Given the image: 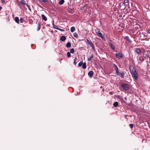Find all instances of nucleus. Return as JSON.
Returning <instances> with one entry per match:
<instances>
[{"mask_svg":"<svg viewBox=\"0 0 150 150\" xmlns=\"http://www.w3.org/2000/svg\"><path fill=\"white\" fill-rule=\"evenodd\" d=\"M129 68L132 77L135 80H137L138 79V74L134 68L133 66L130 65L129 66Z\"/></svg>","mask_w":150,"mask_h":150,"instance_id":"1","label":"nucleus"},{"mask_svg":"<svg viewBox=\"0 0 150 150\" xmlns=\"http://www.w3.org/2000/svg\"><path fill=\"white\" fill-rule=\"evenodd\" d=\"M95 32L99 37L101 38L103 40L105 41V39L104 36L103 35L102 33L100 32L99 30H96Z\"/></svg>","mask_w":150,"mask_h":150,"instance_id":"2","label":"nucleus"},{"mask_svg":"<svg viewBox=\"0 0 150 150\" xmlns=\"http://www.w3.org/2000/svg\"><path fill=\"white\" fill-rule=\"evenodd\" d=\"M120 85L123 89L125 91H128L129 89V85L128 84L121 83Z\"/></svg>","mask_w":150,"mask_h":150,"instance_id":"3","label":"nucleus"},{"mask_svg":"<svg viewBox=\"0 0 150 150\" xmlns=\"http://www.w3.org/2000/svg\"><path fill=\"white\" fill-rule=\"evenodd\" d=\"M116 73L117 76H121L122 78H124L125 75V74L124 72L121 73L118 71L116 72Z\"/></svg>","mask_w":150,"mask_h":150,"instance_id":"4","label":"nucleus"},{"mask_svg":"<svg viewBox=\"0 0 150 150\" xmlns=\"http://www.w3.org/2000/svg\"><path fill=\"white\" fill-rule=\"evenodd\" d=\"M115 56L116 58L118 59H119L120 58H122L123 57L122 54L119 52L116 54Z\"/></svg>","mask_w":150,"mask_h":150,"instance_id":"5","label":"nucleus"},{"mask_svg":"<svg viewBox=\"0 0 150 150\" xmlns=\"http://www.w3.org/2000/svg\"><path fill=\"white\" fill-rule=\"evenodd\" d=\"M126 5L124 3L121 2L120 5L119 7L122 10L124 9L125 8Z\"/></svg>","mask_w":150,"mask_h":150,"instance_id":"6","label":"nucleus"},{"mask_svg":"<svg viewBox=\"0 0 150 150\" xmlns=\"http://www.w3.org/2000/svg\"><path fill=\"white\" fill-rule=\"evenodd\" d=\"M135 51L139 55L142 54V52L139 48H135Z\"/></svg>","mask_w":150,"mask_h":150,"instance_id":"7","label":"nucleus"},{"mask_svg":"<svg viewBox=\"0 0 150 150\" xmlns=\"http://www.w3.org/2000/svg\"><path fill=\"white\" fill-rule=\"evenodd\" d=\"M91 47H92V50L94 51H95V48L94 46V45L93 44V43L91 42L90 43H89L88 44Z\"/></svg>","mask_w":150,"mask_h":150,"instance_id":"8","label":"nucleus"},{"mask_svg":"<svg viewBox=\"0 0 150 150\" xmlns=\"http://www.w3.org/2000/svg\"><path fill=\"white\" fill-rule=\"evenodd\" d=\"M137 59L140 60L141 62H143L144 60V58L142 56H137Z\"/></svg>","mask_w":150,"mask_h":150,"instance_id":"9","label":"nucleus"},{"mask_svg":"<svg viewBox=\"0 0 150 150\" xmlns=\"http://www.w3.org/2000/svg\"><path fill=\"white\" fill-rule=\"evenodd\" d=\"M93 74V72L92 71H90L88 74V76L89 77H92Z\"/></svg>","mask_w":150,"mask_h":150,"instance_id":"10","label":"nucleus"},{"mask_svg":"<svg viewBox=\"0 0 150 150\" xmlns=\"http://www.w3.org/2000/svg\"><path fill=\"white\" fill-rule=\"evenodd\" d=\"M41 16L42 17V20H44V21H46L47 20V18L46 17V16L44 14H42L41 15Z\"/></svg>","mask_w":150,"mask_h":150,"instance_id":"11","label":"nucleus"},{"mask_svg":"<svg viewBox=\"0 0 150 150\" xmlns=\"http://www.w3.org/2000/svg\"><path fill=\"white\" fill-rule=\"evenodd\" d=\"M66 39V38L64 36H62L60 38V40L62 41H64Z\"/></svg>","mask_w":150,"mask_h":150,"instance_id":"12","label":"nucleus"},{"mask_svg":"<svg viewBox=\"0 0 150 150\" xmlns=\"http://www.w3.org/2000/svg\"><path fill=\"white\" fill-rule=\"evenodd\" d=\"M67 11L68 12L71 13L73 11L72 9L70 8L69 7H68L67 8Z\"/></svg>","mask_w":150,"mask_h":150,"instance_id":"13","label":"nucleus"},{"mask_svg":"<svg viewBox=\"0 0 150 150\" xmlns=\"http://www.w3.org/2000/svg\"><path fill=\"white\" fill-rule=\"evenodd\" d=\"M113 65L114 67L115 70V72H116L118 71V69L117 65L115 64H114Z\"/></svg>","mask_w":150,"mask_h":150,"instance_id":"14","label":"nucleus"},{"mask_svg":"<svg viewBox=\"0 0 150 150\" xmlns=\"http://www.w3.org/2000/svg\"><path fill=\"white\" fill-rule=\"evenodd\" d=\"M15 20L16 23H19V18L18 17H16L15 18Z\"/></svg>","mask_w":150,"mask_h":150,"instance_id":"15","label":"nucleus"},{"mask_svg":"<svg viewBox=\"0 0 150 150\" xmlns=\"http://www.w3.org/2000/svg\"><path fill=\"white\" fill-rule=\"evenodd\" d=\"M93 55H91L90 57L88 58V61H90L91 60V59L93 58Z\"/></svg>","mask_w":150,"mask_h":150,"instance_id":"16","label":"nucleus"},{"mask_svg":"<svg viewBox=\"0 0 150 150\" xmlns=\"http://www.w3.org/2000/svg\"><path fill=\"white\" fill-rule=\"evenodd\" d=\"M75 28L73 26L71 27L70 29L71 32L72 33L75 30Z\"/></svg>","mask_w":150,"mask_h":150,"instance_id":"17","label":"nucleus"},{"mask_svg":"<svg viewBox=\"0 0 150 150\" xmlns=\"http://www.w3.org/2000/svg\"><path fill=\"white\" fill-rule=\"evenodd\" d=\"M113 105L115 107H117L118 105V103L117 102H115L114 103Z\"/></svg>","mask_w":150,"mask_h":150,"instance_id":"18","label":"nucleus"},{"mask_svg":"<svg viewBox=\"0 0 150 150\" xmlns=\"http://www.w3.org/2000/svg\"><path fill=\"white\" fill-rule=\"evenodd\" d=\"M123 3L125 4L126 6H128L129 5L128 0H124V2Z\"/></svg>","mask_w":150,"mask_h":150,"instance_id":"19","label":"nucleus"},{"mask_svg":"<svg viewBox=\"0 0 150 150\" xmlns=\"http://www.w3.org/2000/svg\"><path fill=\"white\" fill-rule=\"evenodd\" d=\"M66 46L67 47H70L71 46V43L69 42H67L66 44Z\"/></svg>","mask_w":150,"mask_h":150,"instance_id":"20","label":"nucleus"},{"mask_svg":"<svg viewBox=\"0 0 150 150\" xmlns=\"http://www.w3.org/2000/svg\"><path fill=\"white\" fill-rule=\"evenodd\" d=\"M64 2V0H61L59 2V5H62Z\"/></svg>","mask_w":150,"mask_h":150,"instance_id":"21","label":"nucleus"},{"mask_svg":"<svg viewBox=\"0 0 150 150\" xmlns=\"http://www.w3.org/2000/svg\"><path fill=\"white\" fill-rule=\"evenodd\" d=\"M125 39L127 40L128 41L130 42H132V41L129 38L128 36L125 37Z\"/></svg>","mask_w":150,"mask_h":150,"instance_id":"22","label":"nucleus"},{"mask_svg":"<svg viewBox=\"0 0 150 150\" xmlns=\"http://www.w3.org/2000/svg\"><path fill=\"white\" fill-rule=\"evenodd\" d=\"M82 68L83 69H85L86 68V63H84L82 64Z\"/></svg>","mask_w":150,"mask_h":150,"instance_id":"23","label":"nucleus"},{"mask_svg":"<svg viewBox=\"0 0 150 150\" xmlns=\"http://www.w3.org/2000/svg\"><path fill=\"white\" fill-rule=\"evenodd\" d=\"M110 45L112 49L113 50H115V47L114 45L112 44H110Z\"/></svg>","mask_w":150,"mask_h":150,"instance_id":"24","label":"nucleus"},{"mask_svg":"<svg viewBox=\"0 0 150 150\" xmlns=\"http://www.w3.org/2000/svg\"><path fill=\"white\" fill-rule=\"evenodd\" d=\"M21 3L23 5H25L26 4V2L24 0H22L21 1Z\"/></svg>","mask_w":150,"mask_h":150,"instance_id":"25","label":"nucleus"},{"mask_svg":"<svg viewBox=\"0 0 150 150\" xmlns=\"http://www.w3.org/2000/svg\"><path fill=\"white\" fill-rule=\"evenodd\" d=\"M75 38H77L78 37V34L76 33H75L73 34Z\"/></svg>","mask_w":150,"mask_h":150,"instance_id":"26","label":"nucleus"},{"mask_svg":"<svg viewBox=\"0 0 150 150\" xmlns=\"http://www.w3.org/2000/svg\"><path fill=\"white\" fill-rule=\"evenodd\" d=\"M67 55L68 57H71V55L70 53L69 52H68L67 53Z\"/></svg>","mask_w":150,"mask_h":150,"instance_id":"27","label":"nucleus"},{"mask_svg":"<svg viewBox=\"0 0 150 150\" xmlns=\"http://www.w3.org/2000/svg\"><path fill=\"white\" fill-rule=\"evenodd\" d=\"M83 64L82 61H81L79 63L78 65L79 66L81 67L82 65Z\"/></svg>","mask_w":150,"mask_h":150,"instance_id":"28","label":"nucleus"},{"mask_svg":"<svg viewBox=\"0 0 150 150\" xmlns=\"http://www.w3.org/2000/svg\"><path fill=\"white\" fill-rule=\"evenodd\" d=\"M71 53L73 54L74 53V49L73 48L71 49L70 50V52Z\"/></svg>","mask_w":150,"mask_h":150,"instance_id":"29","label":"nucleus"},{"mask_svg":"<svg viewBox=\"0 0 150 150\" xmlns=\"http://www.w3.org/2000/svg\"><path fill=\"white\" fill-rule=\"evenodd\" d=\"M40 28H41V25L39 23V24H38V27L37 30L39 31V30H40Z\"/></svg>","mask_w":150,"mask_h":150,"instance_id":"30","label":"nucleus"},{"mask_svg":"<svg viewBox=\"0 0 150 150\" xmlns=\"http://www.w3.org/2000/svg\"><path fill=\"white\" fill-rule=\"evenodd\" d=\"M77 60H78V59H77V58H76L74 59V63L75 65H76V64L77 62H76L77 61Z\"/></svg>","mask_w":150,"mask_h":150,"instance_id":"31","label":"nucleus"},{"mask_svg":"<svg viewBox=\"0 0 150 150\" xmlns=\"http://www.w3.org/2000/svg\"><path fill=\"white\" fill-rule=\"evenodd\" d=\"M48 0H42V1H40V2H42L44 3H46L47 2Z\"/></svg>","mask_w":150,"mask_h":150,"instance_id":"32","label":"nucleus"},{"mask_svg":"<svg viewBox=\"0 0 150 150\" xmlns=\"http://www.w3.org/2000/svg\"><path fill=\"white\" fill-rule=\"evenodd\" d=\"M129 126L130 127V128L132 129L133 128L134 125L133 124H130L129 125Z\"/></svg>","mask_w":150,"mask_h":150,"instance_id":"33","label":"nucleus"},{"mask_svg":"<svg viewBox=\"0 0 150 150\" xmlns=\"http://www.w3.org/2000/svg\"><path fill=\"white\" fill-rule=\"evenodd\" d=\"M57 30H59L61 31H64V29H62L60 28H58Z\"/></svg>","mask_w":150,"mask_h":150,"instance_id":"34","label":"nucleus"},{"mask_svg":"<svg viewBox=\"0 0 150 150\" xmlns=\"http://www.w3.org/2000/svg\"><path fill=\"white\" fill-rule=\"evenodd\" d=\"M53 28L54 29H57L58 27H57V26L56 25H53Z\"/></svg>","mask_w":150,"mask_h":150,"instance_id":"35","label":"nucleus"},{"mask_svg":"<svg viewBox=\"0 0 150 150\" xmlns=\"http://www.w3.org/2000/svg\"><path fill=\"white\" fill-rule=\"evenodd\" d=\"M23 18H21L20 19V21L21 23H22L23 22Z\"/></svg>","mask_w":150,"mask_h":150,"instance_id":"36","label":"nucleus"},{"mask_svg":"<svg viewBox=\"0 0 150 150\" xmlns=\"http://www.w3.org/2000/svg\"><path fill=\"white\" fill-rule=\"evenodd\" d=\"M147 32L148 33H150V28L148 29Z\"/></svg>","mask_w":150,"mask_h":150,"instance_id":"37","label":"nucleus"},{"mask_svg":"<svg viewBox=\"0 0 150 150\" xmlns=\"http://www.w3.org/2000/svg\"><path fill=\"white\" fill-rule=\"evenodd\" d=\"M86 40L88 44L91 42V41H89L88 39H87Z\"/></svg>","mask_w":150,"mask_h":150,"instance_id":"38","label":"nucleus"},{"mask_svg":"<svg viewBox=\"0 0 150 150\" xmlns=\"http://www.w3.org/2000/svg\"><path fill=\"white\" fill-rule=\"evenodd\" d=\"M144 57L146 58L148 57V55L147 54H144Z\"/></svg>","mask_w":150,"mask_h":150,"instance_id":"39","label":"nucleus"},{"mask_svg":"<svg viewBox=\"0 0 150 150\" xmlns=\"http://www.w3.org/2000/svg\"><path fill=\"white\" fill-rule=\"evenodd\" d=\"M2 3H5V0H1Z\"/></svg>","mask_w":150,"mask_h":150,"instance_id":"40","label":"nucleus"},{"mask_svg":"<svg viewBox=\"0 0 150 150\" xmlns=\"http://www.w3.org/2000/svg\"><path fill=\"white\" fill-rule=\"evenodd\" d=\"M2 8V7L1 6H0V10H1Z\"/></svg>","mask_w":150,"mask_h":150,"instance_id":"41","label":"nucleus"},{"mask_svg":"<svg viewBox=\"0 0 150 150\" xmlns=\"http://www.w3.org/2000/svg\"><path fill=\"white\" fill-rule=\"evenodd\" d=\"M52 24H53V25H54V22H53V23H52Z\"/></svg>","mask_w":150,"mask_h":150,"instance_id":"42","label":"nucleus"}]
</instances>
